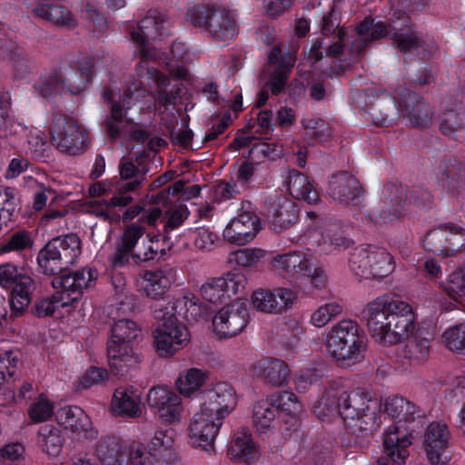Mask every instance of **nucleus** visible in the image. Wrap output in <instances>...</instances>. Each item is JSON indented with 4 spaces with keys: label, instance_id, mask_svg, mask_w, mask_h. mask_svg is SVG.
<instances>
[{
    "label": "nucleus",
    "instance_id": "1",
    "mask_svg": "<svg viewBox=\"0 0 465 465\" xmlns=\"http://www.w3.org/2000/svg\"><path fill=\"white\" fill-rule=\"evenodd\" d=\"M379 409V402L366 393L329 388L314 411L322 418L339 414L348 420V429L352 434L364 437L380 428Z\"/></svg>",
    "mask_w": 465,
    "mask_h": 465
},
{
    "label": "nucleus",
    "instance_id": "2",
    "mask_svg": "<svg viewBox=\"0 0 465 465\" xmlns=\"http://www.w3.org/2000/svg\"><path fill=\"white\" fill-rule=\"evenodd\" d=\"M371 335L380 343L395 344L409 339L415 331L412 307L387 295L377 297L362 310Z\"/></svg>",
    "mask_w": 465,
    "mask_h": 465
},
{
    "label": "nucleus",
    "instance_id": "3",
    "mask_svg": "<svg viewBox=\"0 0 465 465\" xmlns=\"http://www.w3.org/2000/svg\"><path fill=\"white\" fill-rule=\"evenodd\" d=\"M165 24L166 21L163 15L151 11L140 21L136 29L131 30L130 35L132 40L141 45L140 55L142 62L136 67L138 76L146 78L156 85L157 91L154 96L156 104L168 108L169 106H175V99L179 89L174 87H172L170 90L167 89L170 85L168 76L157 69L149 66L148 59L152 56V54L146 48V44L149 40H155L165 34Z\"/></svg>",
    "mask_w": 465,
    "mask_h": 465
},
{
    "label": "nucleus",
    "instance_id": "4",
    "mask_svg": "<svg viewBox=\"0 0 465 465\" xmlns=\"http://www.w3.org/2000/svg\"><path fill=\"white\" fill-rule=\"evenodd\" d=\"M301 406L294 393L281 391L258 401L252 411V422L260 433H280L291 437L299 427Z\"/></svg>",
    "mask_w": 465,
    "mask_h": 465
},
{
    "label": "nucleus",
    "instance_id": "5",
    "mask_svg": "<svg viewBox=\"0 0 465 465\" xmlns=\"http://www.w3.org/2000/svg\"><path fill=\"white\" fill-rule=\"evenodd\" d=\"M355 32L357 39L351 43V50L355 54H360L369 42L385 36H389L402 53L413 51L419 54L420 50L424 51L423 41L407 16L403 17L401 27L395 21L393 24L374 23L373 19L365 18Z\"/></svg>",
    "mask_w": 465,
    "mask_h": 465
},
{
    "label": "nucleus",
    "instance_id": "6",
    "mask_svg": "<svg viewBox=\"0 0 465 465\" xmlns=\"http://www.w3.org/2000/svg\"><path fill=\"white\" fill-rule=\"evenodd\" d=\"M140 335L141 329L132 320L121 319L112 325L107 355L114 375L124 376L140 364L141 357L134 348V342Z\"/></svg>",
    "mask_w": 465,
    "mask_h": 465
},
{
    "label": "nucleus",
    "instance_id": "7",
    "mask_svg": "<svg viewBox=\"0 0 465 465\" xmlns=\"http://www.w3.org/2000/svg\"><path fill=\"white\" fill-rule=\"evenodd\" d=\"M385 411L397 422L390 426L384 433V450L391 460L403 463L408 456L407 448L411 444V439L407 429L401 430V423L414 421L416 417L420 416V411L412 402L399 396L386 400Z\"/></svg>",
    "mask_w": 465,
    "mask_h": 465
},
{
    "label": "nucleus",
    "instance_id": "8",
    "mask_svg": "<svg viewBox=\"0 0 465 465\" xmlns=\"http://www.w3.org/2000/svg\"><path fill=\"white\" fill-rule=\"evenodd\" d=\"M37 262L41 272L54 276L51 281L54 288L64 289L74 294L72 300H79L83 290L90 287L97 277V271L92 268L69 272V269L62 264V261L51 252L48 244L39 252Z\"/></svg>",
    "mask_w": 465,
    "mask_h": 465
},
{
    "label": "nucleus",
    "instance_id": "9",
    "mask_svg": "<svg viewBox=\"0 0 465 465\" xmlns=\"http://www.w3.org/2000/svg\"><path fill=\"white\" fill-rule=\"evenodd\" d=\"M93 75V64L85 58L72 61L68 67L61 66L45 74L35 84V90L44 98H52L66 88L71 94H81L90 83Z\"/></svg>",
    "mask_w": 465,
    "mask_h": 465
},
{
    "label": "nucleus",
    "instance_id": "10",
    "mask_svg": "<svg viewBox=\"0 0 465 465\" xmlns=\"http://www.w3.org/2000/svg\"><path fill=\"white\" fill-rule=\"evenodd\" d=\"M326 351L342 364L361 361L366 351V341L359 334L358 324L351 320H342L334 324L327 334Z\"/></svg>",
    "mask_w": 465,
    "mask_h": 465
},
{
    "label": "nucleus",
    "instance_id": "11",
    "mask_svg": "<svg viewBox=\"0 0 465 465\" xmlns=\"http://www.w3.org/2000/svg\"><path fill=\"white\" fill-rule=\"evenodd\" d=\"M271 266L276 274L289 282L310 280L316 287L324 282L325 271L308 252L295 251L277 254L272 259Z\"/></svg>",
    "mask_w": 465,
    "mask_h": 465
},
{
    "label": "nucleus",
    "instance_id": "12",
    "mask_svg": "<svg viewBox=\"0 0 465 465\" xmlns=\"http://www.w3.org/2000/svg\"><path fill=\"white\" fill-rule=\"evenodd\" d=\"M186 16L194 27L207 32L218 41H230L237 34L234 17L225 9L198 5L188 9Z\"/></svg>",
    "mask_w": 465,
    "mask_h": 465
},
{
    "label": "nucleus",
    "instance_id": "13",
    "mask_svg": "<svg viewBox=\"0 0 465 465\" xmlns=\"http://www.w3.org/2000/svg\"><path fill=\"white\" fill-rule=\"evenodd\" d=\"M349 266L361 279H381L394 271L391 255L385 249L374 245H360L353 249Z\"/></svg>",
    "mask_w": 465,
    "mask_h": 465
},
{
    "label": "nucleus",
    "instance_id": "14",
    "mask_svg": "<svg viewBox=\"0 0 465 465\" xmlns=\"http://www.w3.org/2000/svg\"><path fill=\"white\" fill-rule=\"evenodd\" d=\"M53 144L62 153L76 155L87 147L86 131L74 119L60 111L54 112L50 127Z\"/></svg>",
    "mask_w": 465,
    "mask_h": 465
},
{
    "label": "nucleus",
    "instance_id": "15",
    "mask_svg": "<svg viewBox=\"0 0 465 465\" xmlns=\"http://www.w3.org/2000/svg\"><path fill=\"white\" fill-rule=\"evenodd\" d=\"M0 286L11 290L10 307L15 316L20 315L29 305V266L6 262L0 265Z\"/></svg>",
    "mask_w": 465,
    "mask_h": 465
},
{
    "label": "nucleus",
    "instance_id": "16",
    "mask_svg": "<svg viewBox=\"0 0 465 465\" xmlns=\"http://www.w3.org/2000/svg\"><path fill=\"white\" fill-rule=\"evenodd\" d=\"M354 103L361 109L362 114L377 126L392 124L395 120L394 97L385 92L378 94L374 89L355 91Z\"/></svg>",
    "mask_w": 465,
    "mask_h": 465
},
{
    "label": "nucleus",
    "instance_id": "17",
    "mask_svg": "<svg viewBox=\"0 0 465 465\" xmlns=\"http://www.w3.org/2000/svg\"><path fill=\"white\" fill-rule=\"evenodd\" d=\"M322 36L315 39L307 57L312 64L319 62L322 57H340L344 49V43L349 40L348 33L330 14L323 16L322 25Z\"/></svg>",
    "mask_w": 465,
    "mask_h": 465
},
{
    "label": "nucleus",
    "instance_id": "18",
    "mask_svg": "<svg viewBox=\"0 0 465 465\" xmlns=\"http://www.w3.org/2000/svg\"><path fill=\"white\" fill-rule=\"evenodd\" d=\"M394 100L399 116L408 120L412 126H430L432 121V109L415 92L403 85H398L394 88Z\"/></svg>",
    "mask_w": 465,
    "mask_h": 465
},
{
    "label": "nucleus",
    "instance_id": "19",
    "mask_svg": "<svg viewBox=\"0 0 465 465\" xmlns=\"http://www.w3.org/2000/svg\"><path fill=\"white\" fill-rule=\"evenodd\" d=\"M261 230L260 219L251 203H242L237 214L223 230V236L230 243L244 245L252 242Z\"/></svg>",
    "mask_w": 465,
    "mask_h": 465
},
{
    "label": "nucleus",
    "instance_id": "20",
    "mask_svg": "<svg viewBox=\"0 0 465 465\" xmlns=\"http://www.w3.org/2000/svg\"><path fill=\"white\" fill-rule=\"evenodd\" d=\"M155 320L158 324L153 335L154 344L161 356L172 355L189 341L190 332L177 318L167 314L163 319Z\"/></svg>",
    "mask_w": 465,
    "mask_h": 465
},
{
    "label": "nucleus",
    "instance_id": "21",
    "mask_svg": "<svg viewBox=\"0 0 465 465\" xmlns=\"http://www.w3.org/2000/svg\"><path fill=\"white\" fill-rule=\"evenodd\" d=\"M248 320L246 302L235 300L215 314L213 319V331L220 339L231 338L244 330Z\"/></svg>",
    "mask_w": 465,
    "mask_h": 465
},
{
    "label": "nucleus",
    "instance_id": "22",
    "mask_svg": "<svg viewBox=\"0 0 465 465\" xmlns=\"http://www.w3.org/2000/svg\"><path fill=\"white\" fill-rule=\"evenodd\" d=\"M223 420L200 408L190 423L188 436L194 448H201L207 452L214 450V440Z\"/></svg>",
    "mask_w": 465,
    "mask_h": 465
},
{
    "label": "nucleus",
    "instance_id": "23",
    "mask_svg": "<svg viewBox=\"0 0 465 465\" xmlns=\"http://www.w3.org/2000/svg\"><path fill=\"white\" fill-rule=\"evenodd\" d=\"M450 433L441 422H431L423 435V448L431 465H447L451 459L450 451Z\"/></svg>",
    "mask_w": 465,
    "mask_h": 465
},
{
    "label": "nucleus",
    "instance_id": "24",
    "mask_svg": "<svg viewBox=\"0 0 465 465\" xmlns=\"http://www.w3.org/2000/svg\"><path fill=\"white\" fill-rule=\"evenodd\" d=\"M201 409L224 420L237 405L234 389L228 383L218 382L201 393Z\"/></svg>",
    "mask_w": 465,
    "mask_h": 465
},
{
    "label": "nucleus",
    "instance_id": "25",
    "mask_svg": "<svg viewBox=\"0 0 465 465\" xmlns=\"http://www.w3.org/2000/svg\"><path fill=\"white\" fill-rule=\"evenodd\" d=\"M102 97L109 107V115L105 121L106 131L111 138L115 139L122 132V124L125 114L134 104V92L128 88L123 95L119 96L118 100H115V93L105 87Z\"/></svg>",
    "mask_w": 465,
    "mask_h": 465
},
{
    "label": "nucleus",
    "instance_id": "26",
    "mask_svg": "<svg viewBox=\"0 0 465 465\" xmlns=\"http://www.w3.org/2000/svg\"><path fill=\"white\" fill-rule=\"evenodd\" d=\"M205 308L200 302V300L193 294L184 295L177 298L165 305H158L153 309V315L154 319H163L164 315L169 314L186 321L189 323L197 322L204 314Z\"/></svg>",
    "mask_w": 465,
    "mask_h": 465
},
{
    "label": "nucleus",
    "instance_id": "27",
    "mask_svg": "<svg viewBox=\"0 0 465 465\" xmlns=\"http://www.w3.org/2000/svg\"><path fill=\"white\" fill-rule=\"evenodd\" d=\"M55 419L59 425L81 439H93L97 431L92 427L89 416L77 406H64L57 410Z\"/></svg>",
    "mask_w": 465,
    "mask_h": 465
},
{
    "label": "nucleus",
    "instance_id": "28",
    "mask_svg": "<svg viewBox=\"0 0 465 465\" xmlns=\"http://www.w3.org/2000/svg\"><path fill=\"white\" fill-rule=\"evenodd\" d=\"M270 227L276 232H282L294 225L299 219V210L294 202L278 195L270 201L267 207Z\"/></svg>",
    "mask_w": 465,
    "mask_h": 465
},
{
    "label": "nucleus",
    "instance_id": "29",
    "mask_svg": "<svg viewBox=\"0 0 465 465\" xmlns=\"http://www.w3.org/2000/svg\"><path fill=\"white\" fill-rule=\"evenodd\" d=\"M361 193L362 189L359 181L346 172L333 174L330 179L329 195L340 204L357 205Z\"/></svg>",
    "mask_w": 465,
    "mask_h": 465
},
{
    "label": "nucleus",
    "instance_id": "30",
    "mask_svg": "<svg viewBox=\"0 0 465 465\" xmlns=\"http://www.w3.org/2000/svg\"><path fill=\"white\" fill-rule=\"evenodd\" d=\"M437 180L448 195L459 197L465 191V169L462 163L456 158H449L440 163Z\"/></svg>",
    "mask_w": 465,
    "mask_h": 465
},
{
    "label": "nucleus",
    "instance_id": "31",
    "mask_svg": "<svg viewBox=\"0 0 465 465\" xmlns=\"http://www.w3.org/2000/svg\"><path fill=\"white\" fill-rule=\"evenodd\" d=\"M294 300V292L285 288L273 291L258 290L253 292L252 296L253 307L265 313H280L291 307Z\"/></svg>",
    "mask_w": 465,
    "mask_h": 465
},
{
    "label": "nucleus",
    "instance_id": "32",
    "mask_svg": "<svg viewBox=\"0 0 465 465\" xmlns=\"http://www.w3.org/2000/svg\"><path fill=\"white\" fill-rule=\"evenodd\" d=\"M150 407L155 409L166 421L173 422L179 419L182 406L180 397L166 387H154L147 395Z\"/></svg>",
    "mask_w": 465,
    "mask_h": 465
},
{
    "label": "nucleus",
    "instance_id": "33",
    "mask_svg": "<svg viewBox=\"0 0 465 465\" xmlns=\"http://www.w3.org/2000/svg\"><path fill=\"white\" fill-rule=\"evenodd\" d=\"M24 362L18 350H8L0 353V388L8 390V399H15V392L9 390L23 377Z\"/></svg>",
    "mask_w": 465,
    "mask_h": 465
},
{
    "label": "nucleus",
    "instance_id": "34",
    "mask_svg": "<svg viewBox=\"0 0 465 465\" xmlns=\"http://www.w3.org/2000/svg\"><path fill=\"white\" fill-rule=\"evenodd\" d=\"M398 192V188H396L393 184H391L384 189V194L386 199L380 203L378 206L373 208L371 212L368 214V218L371 223L376 225H387L388 223H391L397 221L400 216H401L404 212V204L402 203L401 196H391L387 193L390 192L392 193L393 192Z\"/></svg>",
    "mask_w": 465,
    "mask_h": 465
},
{
    "label": "nucleus",
    "instance_id": "35",
    "mask_svg": "<svg viewBox=\"0 0 465 465\" xmlns=\"http://www.w3.org/2000/svg\"><path fill=\"white\" fill-rule=\"evenodd\" d=\"M173 280V271L170 268L145 271L138 280V287L147 297L158 300L169 290Z\"/></svg>",
    "mask_w": 465,
    "mask_h": 465
},
{
    "label": "nucleus",
    "instance_id": "36",
    "mask_svg": "<svg viewBox=\"0 0 465 465\" xmlns=\"http://www.w3.org/2000/svg\"><path fill=\"white\" fill-rule=\"evenodd\" d=\"M125 451L126 441L114 434L100 437L94 446V454L104 465H127Z\"/></svg>",
    "mask_w": 465,
    "mask_h": 465
},
{
    "label": "nucleus",
    "instance_id": "37",
    "mask_svg": "<svg viewBox=\"0 0 465 465\" xmlns=\"http://www.w3.org/2000/svg\"><path fill=\"white\" fill-rule=\"evenodd\" d=\"M252 374L266 383L282 386L290 376L288 365L282 360L264 358L256 361L252 367Z\"/></svg>",
    "mask_w": 465,
    "mask_h": 465
},
{
    "label": "nucleus",
    "instance_id": "38",
    "mask_svg": "<svg viewBox=\"0 0 465 465\" xmlns=\"http://www.w3.org/2000/svg\"><path fill=\"white\" fill-rule=\"evenodd\" d=\"M111 407L118 416L139 417L143 411L141 394L133 386H121L114 391Z\"/></svg>",
    "mask_w": 465,
    "mask_h": 465
},
{
    "label": "nucleus",
    "instance_id": "39",
    "mask_svg": "<svg viewBox=\"0 0 465 465\" xmlns=\"http://www.w3.org/2000/svg\"><path fill=\"white\" fill-rule=\"evenodd\" d=\"M227 455L232 460L244 463H251L257 459L259 451L248 429L242 428L234 434Z\"/></svg>",
    "mask_w": 465,
    "mask_h": 465
},
{
    "label": "nucleus",
    "instance_id": "40",
    "mask_svg": "<svg viewBox=\"0 0 465 465\" xmlns=\"http://www.w3.org/2000/svg\"><path fill=\"white\" fill-rule=\"evenodd\" d=\"M47 244L51 248V252L68 269L76 262L81 254L80 238L74 233L54 238Z\"/></svg>",
    "mask_w": 465,
    "mask_h": 465
},
{
    "label": "nucleus",
    "instance_id": "41",
    "mask_svg": "<svg viewBox=\"0 0 465 465\" xmlns=\"http://www.w3.org/2000/svg\"><path fill=\"white\" fill-rule=\"evenodd\" d=\"M286 183L289 193L294 199L304 201L309 204L320 202L321 198L314 184L299 171L290 170Z\"/></svg>",
    "mask_w": 465,
    "mask_h": 465
},
{
    "label": "nucleus",
    "instance_id": "42",
    "mask_svg": "<svg viewBox=\"0 0 465 465\" xmlns=\"http://www.w3.org/2000/svg\"><path fill=\"white\" fill-rule=\"evenodd\" d=\"M64 439L59 428L53 424L41 426L36 435V444L51 457H56L63 450Z\"/></svg>",
    "mask_w": 465,
    "mask_h": 465
},
{
    "label": "nucleus",
    "instance_id": "43",
    "mask_svg": "<svg viewBox=\"0 0 465 465\" xmlns=\"http://www.w3.org/2000/svg\"><path fill=\"white\" fill-rule=\"evenodd\" d=\"M269 60L272 64H278V67L271 76V90L274 94H278L285 87L289 70L294 64V58L290 55L282 59L281 48L276 46L271 51Z\"/></svg>",
    "mask_w": 465,
    "mask_h": 465
},
{
    "label": "nucleus",
    "instance_id": "44",
    "mask_svg": "<svg viewBox=\"0 0 465 465\" xmlns=\"http://www.w3.org/2000/svg\"><path fill=\"white\" fill-rule=\"evenodd\" d=\"M430 340L419 339L417 336L398 349V355L410 365L419 364L428 358Z\"/></svg>",
    "mask_w": 465,
    "mask_h": 465
},
{
    "label": "nucleus",
    "instance_id": "45",
    "mask_svg": "<svg viewBox=\"0 0 465 465\" xmlns=\"http://www.w3.org/2000/svg\"><path fill=\"white\" fill-rule=\"evenodd\" d=\"M208 379L206 370L200 368H190L181 374L176 381L179 392L185 396L191 397L198 391Z\"/></svg>",
    "mask_w": 465,
    "mask_h": 465
},
{
    "label": "nucleus",
    "instance_id": "46",
    "mask_svg": "<svg viewBox=\"0 0 465 465\" xmlns=\"http://www.w3.org/2000/svg\"><path fill=\"white\" fill-rule=\"evenodd\" d=\"M120 182L117 191L131 193L136 191L145 180L146 172L138 169L132 162L120 164Z\"/></svg>",
    "mask_w": 465,
    "mask_h": 465
},
{
    "label": "nucleus",
    "instance_id": "47",
    "mask_svg": "<svg viewBox=\"0 0 465 465\" xmlns=\"http://www.w3.org/2000/svg\"><path fill=\"white\" fill-rule=\"evenodd\" d=\"M301 124L306 140L322 143L331 135L330 124L322 118L307 115L301 120Z\"/></svg>",
    "mask_w": 465,
    "mask_h": 465
},
{
    "label": "nucleus",
    "instance_id": "48",
    "mask_svg": "<svg viewBox=\"0 0 465 465\" xmlns=\"http://www.w3.org/2000/svg\"><path fill=\"white\" fill-rule=\"evenodd\" d=\"M449 228H451V223L440 224L427 233L424 244L430 252L437 255L449 256V245L446 239V236H449Z\"/></svg>",
    "mask_w": 465,
    "mask_h": 465
},
{
    "label": "nucleus",
    "instance_id": "49",
    "mask_svg": "<svg viewBox=\"0 0 465 465\" xmlns=\"http://www.w3.org/2000/svg\"><path fill=\"white\" fill-rule=\"evenodd\" d=\"M74 294L72 292H66L62 289L61 292H56L51 297L43 298L35 302V314L37 317H46L51 315L56 307H65L70 302H75L71 298Z\"/></svg>",
    "mask_w": 465,
    "mask_h": 465
},
{
    "label": "nucleus",
    "instance_id": "50",
    "mask_svg": "<svg viewBox=\"0 0 465 465\" xmlns=\"http://www.w3.org/2000/svg\"><path fill=\"white\" fill-rule=\"evenodd\" d=\"M165 206L168 208L164 211V214L163 215V232L165 234L164 239L168 241L170 239L168 236L170 232L183 225L189 216V211L184 204H172L170 201L168 205Z\"/></svg>",
    "mask_w": 465,
    "mask_h": 465
},
{
    "label": "nucleus",
    "instance_id": "51",
    "mask_svg": "<svg viewBox=\"0 0 465 465\" xmlns=\"http://www.w3.org/2000/svg\"><path fill=\"white\" fill-rule=\"evenodd\" d=\"M320 234L321 240L318 244L322 246L326 252L344 250L351 243L349 238L341 233L337 225H326Z\"/></svg>",
    "mask_w": 465,
    "mask_h": 465
},
{
    "label": "nucleus",
    "instance_id": "52",
    "mask_svg": "<svg viewBox=\"0 0 465 465\" xmlns=\"http://www.w3.org/2000/svg\"><path fill=\"white\" fill-rule=\"evenodd\" d=\"M38 17L50 23L62 25H72L74 20L69 11L61 5L44 4L34 9Z\"/></svg>",
    "mask_w": 465,
    "mask_h": 465
},
{
    "label": "nucleus",
    "instance_id": "53",
    "mask_svg": "<svg viewBox=\"0 0 465 465\" xmlns=\"http://www.w3.org/2000/svg\"><path fill=\"white\" fill-rule=\"evenodd\" d=\"M201 188L199 185H192L185 187L183 181H178L170 186L167 190L158 193L154 198V203L161 205H168L170 195H177L181 193L183 200H191L200 194Z\"/></svg>",
    "mask_w": 465,
    "mask_h": 465
},
{
    "label": "nucleus",
    "instance_id": "54",
    "mask_svg": "<svg viewBox=\"0 0 465 465\" xmlns=\"http://www.w3.org/2000/svg\"><path fill=\"white\" fill-rule=\"evenodd\" d=\"M19 203L14 189L0 186V231L11 221Z\"/></svg>",
    "mask_w": 465,
    "mask_h": 465
},
{
    "label": "nucleus",
    "instance_id": "55",
    "mask_svg": "<svg viewBox=\"0 0 465 465\" xmlns=\"http://www.w3.org/2000/svg\"><path fill=\"white\" fill-rule=\"evenodd\" d=\"M326 366L318 363L312 369L302 371L295 378V388L300 392L306 391L312 384L317 383L326 375Z\"/></svg>",
    "mask_w": 465,
    "mask_h": 465
},
{
    "label": "nucleus",
    "instance_id": "56",
    "mask_svg": "<svg viewBox=\"0 0 465 465\" xmlns=\"http://www.w3.org/2000/svg\"><path fill=\"white\" fill-rule=\"evenodd\" d=\"M128 460L133 465H154L157 461L156 455L147 451L145 446L139 441L126 442Z\"/></svg>",
    "mask_w": 465,
    "mask_h": 465
},
{
    "label": "nucleus",
    "instance_id": "57",
    "mask_svg": "<svg viewBox=\"0 0 465 465\" xmlns=\"http://www.w3.org/2000/svg\"><path fill=\"white\" fill-rule=\"evenodd\" d=\"M442 339L449 350L465 354V323L447 329Z\"/></svg>",
    "mask_w": 465,
    "mask_h": 465
},
{
    "label": "nucleus",
    "instance_id": "58",
    "mask_svg": "<svg viewBox=\"0 0 465 465\" xmlns=\"http://www.w3.org/2000/svg\"><path fill=\"white\" fill-rule=\"evenodd\" d=\"M222 278H212L200 288V293L205 301L216 304L227 298Z\"/></svg>",
    "mask_w": 465,
    "mask_h": 465
},
{
    "label": "nucleus",
    "instance_id": "59",
    "mask_svg": "<svg viewBox=\"0 0 465 465\" xmlns=\"http://www.w3.org/2000/svg\"><path fill=\"white\" fill-rule=\"evenodd\" d=\"M342 305L337 302H331L320 306L311 316L313 326L321 328L325 326L333 317L342 312Z\"/></svg>",
    "mask_w": 465,
    "mask_h": 465
},
{
    "label": "nucleus",
    "instance_id": "60",
    "mask_svg": "<svg viewBox=\"0 0 465 465\" xmlns=\"http://www.w3.org/2000/svg\"><path fill=\"white\" fill-rule=\"evenodd\" d=\"M54 405L44 394L31 403V422H43L52 417Z\"/></svg>",
    "mask_w": 465,
    "mask_h": 465
},
{
    "label": "nucleus",
    "instance_id": "61",
    "mask_svg": "<svg viewBox=\"0 0 465 465\" xmlns=\"http://www.w3.org/2000/svg\"><path fill=\"white\" fill-rule=\"evenodd\" d=\"M264 254L261 249L244 248L232 252L229 255V262L248 267L255 264Z\"/></svg>",
    "mask_w": 465,
    "mask_h": 465
},
{
    "label": "nucleus",
    "instance_id": "62",
    "mask_svg": "<svg viewBox=\"0 0 465 465\" xmlns=\"http://www.w3.org/2000/svg\"><path fill=\"white\" fill-rule=\"evenodd\" d=\"M227 298L242 292L247 285L246 276L238 272H230L221 276Z\"/></svg>",
    "mask_w": 465,
    "mask_h": 465
},
{
    "label": "nucleus",
    "instance_id": "63",
    "mask_svg": "<svg viewBox=\"0 0 465 465\" xmlns=\"http://www.w3.org/2000/svg\"><path fill=\"white\" fill-rule=\"evenodd\" d=\"M31 158L35 160H45L49 157L51 145L46 135L37 130L35 134L31 133Z\"/></svg>",
    "mask_w": 465,
    "mask_h": 465
},
{
    "label": "nucleus",
    "instance_id": "64",
    "mask_svg": "<svg viewBox=\"0 0 465 465\" xmlns=\"http://www.w3.org/2000/svg\"><path fill=\"white\" fill-rule=\"evenodd\" d=\"M445 290L454 299L465 293V267L457 268L449 276Z\"/></svg>",
    "mask_w": 465,
    "mask_h": 465
}]
</instances>
